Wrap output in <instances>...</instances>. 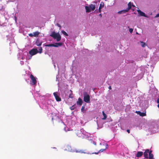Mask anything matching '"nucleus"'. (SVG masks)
I'll use <instances>...</instances> for the list:
<instances>
[{
	"instance_id": "f257e3e1",
	"label": "nucleus",
	"mask_w": 159,
	"mask_h": 159,
	"mask_svg": "<svg viewBox=\"0 0 159 159\" xmlns=\"http://www.w3.org/2000/svg\"><path fill=\"white\" fill-rule=\"evenodd\" d=\"M50 36L52 37L55 39H56L57 41H59L61 39V37L59 33H56L55 32H53Z\"/></svg>"
},
{
	"instance_id": "f03ea898",
	"label": "nucleus",
	"mask_w": 159,
	"mask_h": 159,
	"mask_svg": "<svg viewBox=\"0 0 159 159\" xmlns=\"http://www.w3.org/2000/svg\"><path fill=\"white\" fill-rule=\"evenodd\" d=\"M30 78L31 79V80L32 81V82L31 83V84L33 85H34L36 84L37 83V80L36 79V78L34 76L32 75L31 74L30 75Z\"/></svg>"
},
{
	"instance_id": "7ed1b4c3",
	"label": "nucleus",
	"mask_w": 159,
	"mask_h": 159,
	"mask_svg": "<svg viewBox=\"0 0 159 159\" xmlns=\"http://www.w3.org/2000/svg\"><path fill=\"white\" fill-rule=\"evenodd\" d=\"M38 52L39 51L37 49L33 48L29 51V53L31 56H33L37 54Z\"/></svg>"
},
{
	"instance_id": "20e7f679",
	"label": "nucleus",
	"mask_w": 159,
	"mask_h": 159,
	"mask_svg": "<svg viewBox=\"0 0 159 159\" xmlns=\"http://www.w3.org/2000/svg\"><path fill=\"white\" fill-rule=\"evenodd\" d=\"M84 101L86 102L89 103L90 101V96L89 95L86 94L84 95Z\"/></svg>"
},
{
	"instance_id": "39448f33",
	"label": "nucleus",
	"mask_w": 159,
	"mask_h": 159,
	"mask_svg": "<svg viewBox=\"0 0 159 159\" xmlns=\"http://www.w3.org/2000/svg\"><path fill=\"white\" fill-rule=\"evenodd\" d=\"M53 95L55 97V99L57 101L59 102L61 101V98L57 95V92L54 93Z\"/></svg>"
},
{
	"instance_id": "423d86ee",
	"label": "nucleus",
	"mask_w": 159,
	"mask_h": 159,
	"mask_svg": "<svg viewBox=\"0 0 159 159\" xmlns=\"http://www.w3.org/2000/svg\"><path fill=\"white\" fill-rule=\"evenodd\" d=\"M149 152V149H147L145 150V152H144V156L145 158L148 159V154Z\"/></svg>"
},
{
	"instance_id": "0eeeda50",
	"label": "nucleus",
	"mask_w": 159,
	"mask_h": 159,
	"mask_svg": "<svg viewBox=\"0 0 159 159\" xmlns=\"http://www.w3.org/2000/svg\"><path fill=\"white\" fill-rule=\"evenodd\" d=\"M137 12L138 14L141 16H143L145 17H147L145 15V13L142 11L140 10H138Z\"/></svg>"
},
{
	"instance_id": "6e6552de",
	"label": "nucleus",
	"mask_w": 159,
	"mask_h": 159,
	"mask_svg": "<svg viewBox=\"0 0 159 159\" xmlns=\"http://www.w3.org/2000/svg\"><path fill=\"white\" fill-rule=\"evenodd\" d=\"M104 4L103 2H101L100 4V6L98 8V11L99 12H101V9L104 7Z\"/></svg>"
},
{
	"instance_id": "1a4fd4ad",
	"label": "nucleus",
	"mask_w": 159,
	"mask_h": 159,
	"mask_svg": "<svg viewBox=\"0 0 159 159\" xmlns=\"http://www.w3.org/2000/svg\"><path fill=\"white\" fill-rule=\"evenodd\" d=\"M128 8L125 10V11L128 12L129 10L131 9L132 6V3L131 2H130L128 3Z\"/></svg>"
},
{
	"instance_id": "9d476101",
	"label": "nucleus",
	"mask_w": 159,
	"mask_h": 159,
	"mask_svg": "<svg viewBox=\"0 0 159 159\" xmlns=\"http://www.w3.org/2000/svg\"><path fill=\"white\" fill-rule=\"evenodd\" d=\"M77 104L78 105L81 106L83 103V101L80 98H79L78 99V101L77 102Z\"/></svg>"
},
{
	"instance_id": "9b49d317",
	"label": "nucleus",
	"mask_w": 159,
	"mask_h": 159,
	"mask_svg": "<svg viewBox=\"0 0 159 159\" xmlns=\"http://www.w3.org/2000/svg\"><path fill=\"white\" fill-rule=\"evenodd\" d=\"M143 152L139 151L137 152L136 156L137 157H141L143 155Z\"/></svg>"
},
{
	"instance_id": "f8f14e48",
	"label": "nucleus",
	"mask_w": 159,
	"mask_h": 159,
	"mask_svg": "<svg viewBox=\"0 0 159 159\" xmlns=\"http://www.w3.org/2000/svg\"><path fill=\"white\" fill-rule=\"evenodd\" d=\"M42 44V42L40 41L39 39H37L36 42V44L37 46H40Z\"/></svg>"
},
{
	"instance_id": "ddd939ff",
	"label": "nucleus",
	"mask_w": 159,
	"mask_h": 159,
	"mask_svg": "<svg viewBox=\"0 0 159 159\" xmlns=\"http://www.w3.org/2000/svg\"><path fill=\"white\" fill-rule=\"evenodd\" d=\"M138 114L140 116H146V112H141L140 111H136Z\"/></svg>"
},
{
	"instance_id": "4468645a",
	"label": "nucleus",
	"mask_w": 159,
	"mask_h": 159,
	"mask_svg": "<svg viewBox=\"0 0 159 159\" xmlns=\"http://www.w3.org/2000/svg\"><path fill=\"white\" fill-rule=\"evenodd\" d=\"M89 7L91 10L92 11H94L95 9V6L94 5L91 4L89 5Z\"/></svg>"
},
{
	"instance_id": "2eb2a0df",
	"label": "nucleus",
	"mask_w": 159,
	"mask_h": 159,
	"mask_svg": "<svg viewBox=\"0 0 159 159\" xmlns=\"http://www.w3.org/2000/svg\"><path fill=\"white\" fill-rule=\"evenodd\" d=\"M75 151L76 152H80L81 153H85L86 152H84L82 150H79V149H75Z\"/></svg>"
},
{
	"instance_id": "dca6fc26",
	"label": "nucleus",
	"mask_w": 159,
	"mask_h": 159,
	"mask_svg": "<svg viewBox=\"0 0 159 159\" xmlns=\"http://www.w3.org/2000/svg\"><path fill=\"white\" fill-rule=\"evenodd\" d=\"M85 9L86 10V12H89L91 11V9H90L89 7H88L87 6H86L85 7Z\"/></svg>"
},
{
	"instance_id": "f3484780",
	"label": "nucleus",
	"mask_w": 159,
	"mask_h": 159,
	"mask_svg": "<svg viewBox=\"0 0 159 159\" xmlns=\"http://www.w3.org/2000/svg\"><path fill=\"white\" fill-rule=\"evenodd\" d=\"M39 32L38 31H36L35 32H34L33 33V35L34 37H38V35L39 34Z\"/></svg>"
},
{
	"instance_id": "a211bd4d",
	"label": "nucleus",
	"mask_w": 159,
	"mask_h": 159,
	"mask_svg": "<svg viewBox=\"0 0 159 159\" xmlns=\"http://www.w3.org/2000/svg\"><path fill=\"white\" fill-rule=\"evenodd\" d=\"M102 114L103 116V118H102V119L103 120H105L106 119L107 117V116L104 113V111H102Z\"/></svg>"
},
{
	"instance_id": "6ab92c4d",
	"label": "nucleus",
	"mask_w": 159,
	"mask_h": 159,
	"mask_svg": "<svg viewBox=\"0 0 159 159\" xmlns=\"http://www.w3.org/2000/svg\"><path fill=\"white\" fill-rule=\"evenodd\" d=\"M55 46H57L55 47H58L59 46H61L62 45V44L61 43H55Z\"/></svg>"
},
{
	"instance_id": "aec40b11",
	"label": "nucleus",
	"mask_w": 159,
	"mask_h": 159,
	"mask_svg": "<svg viewBox=\"0 0 159 159\" xmlns=\"http://www.w3.org/2000/svg\"><path fill=\"white\" fill-rule=\"evenodd\" d=\"M46 47H56V46H55V44H47L45 45Z\"/></svg>"
},
{
	"instance_id": "412c9836",
	"label": "nucleus",
	"mask_w": 159,
	"mask_h": 159,
	"mask_svg": "<svg viewBox=\"0 0 159 159\" xmlns=\"http://www.w3.org/2000/svg\"><path fill=\"white\" fill-rule=\"evenodd\" d=\"M141 46L143 47H145L146 46V43L143 42H141Z\"/></svg>"
},
{
	"instance_id": "4be33fe9",
	"label": "nucleus",
	"mask_w": 159,
	"mask_h": 159,
	"mask_svg": "<svg viewBox=\"0 0 159 159\" xmlns=\"http://www.w3.org/2000/svg\"><path fill=\"white\" fill-rule=\"evenodd\" d=\"M126 12H127V11H125V10H122L121 11H118V14H121V13H126Z\"/></svg>"
},
{
	"instance_id": "5701e85b",
	"label": "nucleus",
	"mask_w": 159,
	"mask_h": 159,
	"mask_svg": "<svg viewBox=\"0 0 159 159\" xmlns=\"http://www.w3.org/2000/svg\"><path fill=\"white\" fill-rule=\"evenodd\" d=\"M61 32L65 35L66 36H68V34L65 31H64V30H62V31Z\"/></svg>"
},
{
	"instance_id": "b1692460",
	"label": "nucleus",
	"mask_w": 159,
	"mask_h": 159,
	"mask_svg": "<svg viewBox=\"0 0 159 159\" xmlns=\"http://www.w3.org/2000/svg\"><path fill=\"white\" fill-rule=\"evenodd\" d=\"M74 134V131L73 129L71 130L68 133L69 135H73Z\"/></svg>"
},
{
	"instance_id": "393cba45",
	"label": "nucleus",
	"mask_w": 159,
	"mask_h": 159,
	"mask_svg": "<svg viewBox=\"0 0 159 159\" xmlns=\"http://www.w3.org/2000/svg\"><path fill=\"white\" fill-rule=\"evenodd\" d=\"M39 51L38 52L39 53H41L43 50L42 48L41 47H40L39 48Z\"/></svg>"
},
{
	"instance_id": "a878e982",
	"label": "nucleus",
	"mask_w": 159,
	"mask_h": 159,
	"mask_svg": "<svg viewBox=\"0 0 159 159\" xmlns=\"http://www.w3.org/2000/svg\"><path fill=\"white\" fill-rule=\"evenodd\" d=\"M75 108V107L74 105H73L72 107H70V109L71 110H73Z\"/></svg>"
},
{
	"instance_id": "bb28decb",
	"label": "nucleus",
	"mask_w": 159,
	"mask_h": 159,
	"mask_svg": "<svg viewBox=\"0 0 159 159\" xmlns=\"http://www.w3.org/2000/svg\"><path fill=\"white\" fill-rule=\"evenodd\" d=\"M84 106H83L81 108V112H83V113H84Z\"/></svg>"
},
{
	"instance_id": "cd10ccee",
	"label": "nucleus",
	"mask_w": 159,
	"mask_h": 159,
	"mask_svg": "<svg viewBox=\"0 0 159 159\" xmlns=\"http://www.w3.org/2000/svg\"><path fill=\"white\" fill-rule=\"evenodd\" d=\"M148 158L149 159H154L153 157V155H150L149 156Z\"/></svg>"
},
{
	"instance_id": "c85d7f7f",
	"label": "nucleus",
	"mask_w": 159,
	"mask_h": 159,
	"mask_svg": "<svg viewBox=\"0 0 159 159\" xmlns=\"http://www.w3.org/2000/svg\"><path fill=\"white\" fill-rule=\"evenodd\" d=\"M152 151H149V152H148L149 156L151 155L152 156L153 155V154L152 153Z\"/></svg>"
},
{
	"instance_id": "c756f323",
	"label": "nucleus",
	"mask_w": 159,
	"mask_h": 159,
	"mask_svg": "<svg viewBox=\"0 0 159 159\" xmlns=\"http://www.w3.org/2000/svg\"><path fill=\"white\" fill-rule=\"evenodd\" d=\"M72 93H71V94H70L69 95V98H73V96H72Z\"/></svg>"
},
{
	"instance_id": "7c9ffc66",
	"label": "nucleus",
	"mask_w": 159,
	"mask_h": 159,
	"mask_svg": "<svg viewBox=\"0 0 159 159\" xmlns=\"http://www.w3.org/2000/svg\"><path fill=\"white\" fill-rule=\"evenodd\" d=\"M133 29L132 28H130L129 30V32L131 33H132L133 31Z\"/></svg>"
},
{
	"instance_id": "2f4dec72",
	"label": "nucleus",
	"mask_w": 159,
	"mask_h": 159,
	"mask_svg": "<svg viewBox=\"0 0 159 159\" xmlns=\"http://www.w3.org/2000/svg\"><path fill=\"white\" fill-rule=\"evenodd\" d=\"M29 35L31 37H34V35H33V34H32V33H30V34H29Z\"/></svg>"
},
{
	"instance_id": "473e14b6",
	"label": "nucleus",
	"mask_w": 159,
	"mask_h": 159,
	"mask_svg": "<svg viewBox=\"0 0 159 159\" xmlns=\"http://www.w3.org/2000/svg\"><path fill=\"white\" fill-rule=\"evenodd\" d=\"M106 149H100L99 151L98 152H103Z\"/></svg>"
},
{
	"instance_id": "72a5a7b5",
	"label": "nucleus",
	"mask_w": 159,
	"mask_h": 159,
	"mask_svg": "<svg viewBox=\"0 0 159 159\" xmlns=\"http://www.w3.org/2000/svg\"><path fill=\"white\" fill-rule=\"evenodd\" d=\"M159 17V13L157 14L155 16V17Z\"/></svg>"
},
{
	"instance_id": "f704fd0d",
	"label": "nucleus",
	"mask_w": 159,
	"mask_h": 159,
	"mask_svg": "<svg viewBox=\"0 0 159 159\" xmlns=\"http://www.w3.org/2000/svg\"><path fill=\"white\" fill-rule=\"evenodd\" d=\"M157 103H159V98L157 99Z\"/></svg>"
},
{
	"instance_id": "c9c22d12",
	"label": "nucleus",
	"mask_w": 159,
	"mask_h": 159,
	"mask_svg": "<svg viewBox=\"0 0 159 159\" xmlns=\"http://www.w3.org/2000/svg\"><path fill=\"white\" fill-rule=\"evenodd\" d=\"M127 132L128 133H130V130L129 129H127Z\"/></svg>"
},
{
	"instance_id": "e433bc0d",
	"label": "nucleus",
	"mask_w": 159,
	"mask_h": 159,
	"mask_svg": "<svg viewBox=\"0 0 159 159\" xmlns=\"http://www.w3.org/2000/svg\"><path fill=\"white\" fill-rule=\"evenodd\" d=\"M98 152H95L93 153H92V154H98Z\"/></svg>"
},
{
	"instance_id": "4c0bfd02",
	"label": "nucleus",
	"mask_w": 159,
	"mask_h": 159,
	"mask_svg": "<svg viewBox=\"0 0 159 159\" xmlns=\"http://www.w3.org/2000/svg\"><path fill=\"white\" fill-rule=\"evenodd\" d=\"M108 88L110 89H111V86H109L108 87Z\"/></svg>"
},
{
	"instance_id": "58836bf2",
	"label": "nucleus",
	"mask_w": 159,
	"mask_h": 159,
	"mask_svg": "<svg viewBox=\"0 0 159 159\" xmlns=\"http://www.w3.org/2000/svg\"><path fill=\"white\" fill-rule=\"evenodd\" d=\"M57 26H58V27H61V25H60L59 24H57Z\"/></svg>"
},
{
	"instance_id": "ea45409f",
	"label": "nucleus",
	"mask_w": 159,
	"mask_h": 159,
	"mask_svg": "<svg viewBox=\"0 0 159 159\" xmlns=\"http://www.w3.org/2000/svg\"><path fill=\"white\" fill-rule=\"evenodd\" d=\"M99 16L101 17L102 16V15L101 14H100L99 15Z\"/></svg>"
},
{
	"instance_id": "a19ab883",
	"label": "nucleus",
	"mask_w": 159,
	"mask_h": 159,
	"mask_svg": "<svg viewBox=\"0 0 159 159\" xmlns=\"http://www.w3.org/2000/svg\"><path fill=\"white\" fill-rule=\"evenodd\" d=\"M93 143L94 145H96V143H95V142H93Z\"/></svg>"
},
{
	"instance_id": "79ce46f5",
	"label": "nucleus",
	"mask_w": 159,
	"mask_h": 159,
	"mask_svg": "<svg viewBox=\"0 0 159 159\" xmlns=\"http://www.w3.org/2000/svg\"><path fill=\"white\" fill-rule=\"evenodd\" d=\"M157 107L159 108V104H158L157 105Z\"/></svg>"
},
{
	"instance_id": "37998d69",
	"label": "nucleus",
	"mask_w": 159,
	"mask_h": 159,
	"mask_svg": "<svg viewBox=\"0 0 159 159\" xmlns=\"http://www.w3.org/2000/svg\"><path fill=\"white\" fill-rule=\"evenodd\" d=\"M132 6H133V7H134V5H132Z\"/></svg>"
},
{
	"instance_id": "c03bdc74",
	"label": "nucleus",
	"mask_w": 159,
	"mask_h": 159,
	"mask_svg": "<svg viewBox=\"0 0 159 159\" xmlns=\"http://www.w3.org/2000/svg\"><path fill=\"white\" fill-rule=\"evenodd\" d=\"M107 147L108 146V145L107 144Z\"/></svg>"
},
{
	"instance_id": "a18cd8bd",
	"label": "nucleus",
	"mask_w": 159,
	"mask_h": 159,
	"mask_svg": "<svg viewBox=\"0 0 159 159\" xmlns=\"http://www.w3.org/2000/svg\"><path fill=\"white\" fill-rule=\"evenodd\" d=\"M105 1H107V0H105Z\"/></svg>"
}]
</instances>
